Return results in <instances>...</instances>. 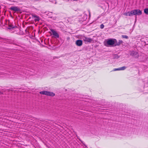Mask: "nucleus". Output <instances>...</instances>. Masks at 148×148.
<instances>
[{"instance_id":"nucleus-4","label":"nucleus","mask_w":148,"mask_h":148,"mask_svg":"<svg viewBox=\"0 0 148 148\" xmlns=\"http://www.w3.org/2000/svg\"><path fill=\"white\" fill-rule=\"evenodd\" d=\"M83 40L86 43H90L92 41V40L90 38H89L86 36H83L82 38Z\"/></svg>"},{"instance_id":"nucleus-16","label":"nucleus","mask_w":148,"mask_h":148,"mask_svg":"<svg viewBox=\"0 0 148 148\" xmlns=\"http://www.w3.org/2000/svg\"><path fill=\"white\" fill-rule=\"evenodd\" d=\"M14 27H12L11 26H9V27L8 28V29H11L12 28H14Z\"/></svg>"},{"instance_id":"nucleus-9","label":"nucleus","mask_w":148,"mask_h":148,"mask_svg":"<svg viewBox=\"0 0 148 148\" xmlns=\"http://www.w3.org/2000/svg\"><path fill=\"white\" fill-rule=\"evenodd\" d=\"M32 17L35 18L34 19V21H38L40 20L39 17L37 16L32 15Z\"/></svg>"},{"instance_id":"nucleus-13","label":"nucleus","mask_w":148,"mask_h":148,"mask_svg":"<svg viewBox=\"0 0 148 148\" xmlns=\"http://www.w3.org/2000/svg\"><path fill=\"white\" fill-rule=\"evenodd\" d=\"M122 37L123 38L127 39L128 38V37L126 35H122Z\"/></svg>"},{"instance_id":"nucleus-6","label":"nucleus","mask_w":148,"mask_h":148,"mask_svg":"<svg viewBox=\"0 0 148 148\" xmlns=\"http://www.w3.org/2000/svg\"><path fill=\"white\" fill-rule=\"evenodd\" d=\"M52 33V35L56 38H59V36L57 32L53 29H50Z\"/></svg>"},{"instance_id":"nucleus-7","label":"nucleus","mask_w":148,"mask_h":148,"mask_svg":"<svg viewBox=\"0 0 148 148\" xmlns=\"http://www.w3.org/2000/svg\"><path fill=\"white\" fill-rule=\"evenodd\" d=\"M83 44L82 41L80 40H78L75 42L76 45L78 46H81Z\"/></svg>"},{"instance_id":"nucleus-5","label":"nucleus","mask_w":148,"mask_h":148,"mask_svg":"<svg viewBox=\"0 0 148 148\" xmlns=\"http://www.w3.org/2000/svg\"><path fill=\"white\" fill-rule=\"evenodd\" d=\"M10 9L15 12L19 11L21 10V9L19 7L16 6L11 7L10 8Z\"/></svg>"},{"instance_id":"nucleus-3","label":"nucleus","mask_w":148,"mask_h":148,"mask_svg":"<svg viewBox=\"0 0 148 148\" xmlns=\"http://www.w3.org/2000/svg\"><path fill=\"white\" fill-rule=\"evenodd\" d=\"M134 15H140L142 14L141 11L139 9H136L133 10V12Z\"/></svg>"},{"instance_id":"nucleus-1","label":"nucleus","mask_w":148,"mask_h":148,"mask_svg":"<svg viewBox=\"0 0 148 148\" xmlns=\"http://www.w3.org/2000/svg\"><path fill=\"white\" fill-rule=\"evenodd\" d=\"M39 93L41 94L52 97L54 96L55 95V94L53 92L46 91H40Z\"/></svg>"},{"instance_id":"nucleus-8","label":"nucleus","mask_w":148,"mask_h":148,"mask_svg":"<svg viewBox=\"0 0 148 148\" xmlns=\"http://www.w3.org/2000/svg\"><path fill=\"white\" fill-rule=\"evenodd\" d=\"M127 67L125 66H123L122 67H119L117 69H114L113 71H114L120 70H125Z\"/></svg>"},{"instance_id":"nucleus-12","label":"nucleus","mask_w":148,"mask_h":148,"mask_svg":"<svg viewBox=\"0 0 148 148\" xmlns=\"http://www.w3.org/2000/svg\"><path fill=\"white\" fill-rule=\"evenodd\" d=\"M144 13L147 14H148V8H145L144 10Z\"/></svg>"},{"instance_id":"nucleus-10","label":"nucleus","mask_w":148,"mask_h":148,"mask_svg":"<svg viewBox=\"0 0 148 148\" xmlns=\"http://www.w3.org/2000/svg\"><path fill=\"white\" fill-rule=\"evenodd\" d=\"M123 42V41L121 40H119L118 42H116V43L115 45V46L119 45Z\"/></svg>"},{"instance_id":"nucleus-15","label":"nucleus","mask_w":148,"mask_h":148,"mask_svg":"<svg viewBox=\"0 0 148 148\" xmlns=\"http://www.w3.org/2000/svg\"><path fill=\"white\" fill-rule=\"evenodd\" d=\"M123 14L126 16H128V12L124 13Z\"/></svg>"},{"instance_id":"nucleus-11","label":"nucleus","mask_w":148,"mask_h":148,"mask_svg":"<svg viewBox=\"0 0 148 148\" xmlns=\"http://www.w3.org/2000/svg\"><path fill=\"white\" fill-rule=\"evenodd\" d=\"M133 10L130 11V12H128V16H132V15H133Z\"/></svg>"},{"instance_id":"nucleus-2","label":"nucleus","mask_w":148,"mask_h":148,"mask_svg":"<svg viewBox=\"0 0 148 148\" xmlns=\"http://www.w3.org/2000/svg\"><path fill=\"white\" fill-rule=\"evenodd\" d=\"M114 40L117 42L116 40L115 39H114V40L113 39H109L107 41L106 44L105 45L107 46L108 45H113L115 42Z\"/></svg>"},{"instance_id":"nucleus-14","label":"nucleus","mask_w":148,"mask_h":148,"mask_svg":"<svg viewBox=\"0 0 148 148\" xmlns=\"http://www.w3.org/2000/svg\"><path fill=\"white\" fill-rule=\"evenodd\" d=\"M104 25L103 24H101L100 25V28L102 29L104 27Z\"/></svg>"}]
</instances>
